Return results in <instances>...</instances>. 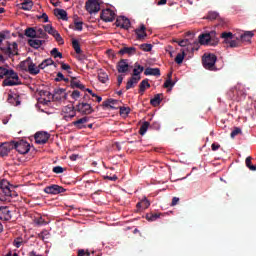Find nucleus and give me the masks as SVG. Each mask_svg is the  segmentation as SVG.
Segmentation results:
<instances>
[{"label":"nucleus","mask_w":256,"mask_h":256,"mask_svg":"<svg viewBox=\"0 0 256 256\" xmlns=\"http://www.w3.org/2000/svg\"><path fill=\"white\" fill-rule=\"evenodd\" d=\"M13 197H17V192L7 180H2L0 182V201H9Z\"/></svg>","instance_id":"f257e3e1"},{"label":"nucleus","mask_w":256,"mask_h":256,"mask_svg":"<svg viewBox=\"0 0 256 256\" xmlns=\"http://www.w3.org/2000/svg\"><path fill=\"white\" fill-rule=\"evenodd\" d=\"M54 63L55 62L51 58L43 60L39 65H36L33 61L30 60L27 72H29L30 75H39V73H41V69H45Z\"/></svg>","instance_id":"f03ea898"},{"label":"nucleus","mask_w":256,"mask_h":256,"mask_svg":"<svg viewBox=\"0 0 256 256\" xmlns=\"http://www.w3.org/2000/svg\"><path fill=\"white\" fill-rule=\"evenodd\" d=\"M215 63H217V56L215 54H204L202 57V65L204 69H207L208 71H217V66H215Z\"/></svg>","instance_id":"7ed1b4c3"},{"label":"nucleus","mask_w":256,"mask_h":256,"mask_svg":"<svg viewBox=\"0 0 256 256\" xmlns=\"http://www.w3.org/2000/svg\"><path fill=\"white\" fill-rule=\"evenodd\" d=\"M16 85H21V80H19V74L15 70H10V73L2 82V87H15Z\"/></svg>","instance_id":"20e7f679"},{"label":"nucleus","mask_w":256,"mask_h":256,"mask_svg":"<svg viewBox=\"0 0 256 256\" xmlns=\"http://www.w3.org/2000/svg\"><path fill=\"white\" fill-rule=\"evenodd\" d=\"M0 49L2 53L8 57H15V55H19V46L17 45V42H6V44L1 46Z\"/></svg>","instance_id":"39448f33"},{"label":"nucleus","mask_w":256,"mask_h":256,"mask_svg":"<svg viewBox=\"0 0 256 256\" xmlns=\"http://www.w3.org/2000/svg\"><path fill=\"white\" fill-rule=\"evenodd\" d=\"M61 115H62V118L64 119V121H71V119H73V117H75V115H77L73 104L64 106L62 108Z\"/></svg>","instance_id":"423d86ee"},{"label":"nucleus","mask_w":256,"mask_h":256,"mask_svg":"<svg viewBox=\"0 0 256 256\" xmlns=\"http://www.w3.org/2000/svg\"><path fill=\"white\" fill-rule=\"evenodd\" d=\"M14 149H16L20 155H26V153H29L31 150V145H29L25 140H20L18 142H14Z\"/></svg>","instance_id":"0eeeda50"},{"label":"nucleus","mask_w":256,"mask_h":256,"mask_svg":"<svg viewBox=\"0 0 256 256\" xmlns=\"http://www.w3.org/2000/svg\"><path fill=\"white\" fill-rule=\"evenodd\" d=\"M76 111L80 113L81 115H91L95 110L93 109V106L91 104L86 102H80L76 106Z\"/></svg>","instance_id":"6e6552de"},{"label":"nucleus","mask_w":256,"mask_h":256,"mask_svg":"<svg viewBox=\"0 0 256 256\" xmlns=\"http://www.w3.org/2000/svg\"><path fill=\"white\" fill-rule=\"evenodd\" d=\"M43 28H44V31H46V33H48L49 35H52V37H54V39L57 41V43H60V45H63V43H64L63 37H61V34H59V32L57 30H55V28H53V26L51 24L44 25Z\"/></svg>","instance_id":"1a4fd4ad"},{"label":"nucleus","mask_w":256,"mask_h":256,"mask_svg":"<svg viewBox=\"0 0 256 256\" xmlns=\"http://www.w3.org/2000/svg\"><path fill=\"white\" fill-rule=\"evenodd\" d=\"M214 35V32L201 34L199 36V43L200 45H211L215 46L219 41L211 39V36Z\"/></svg>","instance_id":"9d476101"},{"label":"nucleus","mask_w":256,"mask_h":256,"mask_svg":"<svg viewBox=\"0 0 256 256\" xmlns=\"http://www.w3.org/2000/svg\"><path fill=\"white\" fill-rule=\"evenodd\" d=\"M85 7L86 11H88L90 14L99 13L101 10V4H99V0H88L86 1Z\"/></svg>","instance_id":"9b49d317"},{"label":"nucleus","mask_w":256,"mask_h":256,"mask_svg":"<svg viewBox=\"0 0 256 256\" xmlns=\"http://www.w3.org/2000/svg\"><path fill=\"white\" fill-rule=\"evenodd\" d=\"M15 149V142H5L0 145V157H7Z\"/></svg>","instance_id":"f8f14e48"},{"label":"nucleus","mask_w":256,"mask_h":256,"mask_svg":"<svg viewBox=\"0 0 256 256\" xmlns=\"http://www.w3.org/2000/svg\"><path fill=\"white\" fill-rule=\"evenodd\" d=\"M100 17L105 23H112V21H115L116 14L115 11L108 8L102 10Z\"/></svg>","instance_id":"ddd939ff"},{"label":"nucleus","mask_w":256,"mask_h":256,"mask_svg":"<svg viewBox=\"0 0 256 256\" xmlns=\"http://www.w3.org/2000/svg\"><path fill=\"white\" fill-rule=\"evenodd\" d=\"M49 137H51V135L47 132H37L34 135L35 142L38 145H45V143H47V141H49Z\"/></svg>","instance_id":"4468645a"},{"label":"nucleus","mask_w":256,"mask_h":256,"mask_svg":"<svg viewBox=\"0 0 256 256\" xmlns=\"http://www.w3.org/2000/svg\"><path fill=\"white\" fill-rule=\"evenodd\" d=\"M48 195H59V193H65V188L59 185H51L44 189Z\"/></svg>","instance_id":"2eb2a0df"},{"label":"nucleus","mask_w":256,"mask_h":256,"mask_svg":"<svg viewBox=\"0 0 256 256\" xmlns=\"http://www.w3.org/2000/svg\"><path fill=\"white\" fill-rule=\"evenodd\" d=\"M178 45L182 47L181 51H185V53H193L194 51L193 44H191L189 39L178 41Z\"/></svg>","instance_id":"dca6fc26"},{"label":"nucleus","mask_w":256,"mask_h":256,"mask_svg":"<svg viewBox=\"0 0 256 256\" xmlns=\"http://www.w3.org/2000/svg\"><path fill=\"white\" fill-rule=\"evenodd\" d=\"M116 27H121V29H129L131 27V21L125 16H120L116 19Z\"/></svg>","instance_id":"f3484780"},{"label":"nucleus","mask_w":256,"mask_h":256,"mask_svg":"<svg viewBox=\"0 0 256 256\" xmlns=\"http://www.w3.org/2000/svg\"><path fill=\"white\" fill-rule=\"evenodd\" d=\"M11 210H9V207L4 206L0 208V221H11Z\"/></svg>","instance_id":"a211bd4d"},{"label":"nucleus","mask_w":256,"mask_h":256,"mask_svg":"<svg viewBox=\"0 0 256 256\" xmlns=\"http://www.w3.org/2000/svg\"><path fill=\"white\" fill-rule=\"evenodd\" d=\"M67 97V92L63 88H56L54 90L53 99H56V101H61L62 99H65Z\"/></svg>","instance_id":"6ab92c4d"},{"label":"nucleus","mask_w":256,"mask_h":256,"mask_svg":"<svg viewBox=\"0 0 256 256\" xmlns=\"http://www.w3.org/2000/svg\"><path fill=\"white\" fill-rule=\"evenodd\" d=\"M147 28L142 24L138 29L135 30L138 41H143L147 37Z\"/></svg>","instance_id":"aec40b11"},{"label":"nucleus","mask_w":256,"mask_h":256,"mask_svg":"<svg viewBox=\"0 0 256 256\" xmlns=\"http://www.w3.org/2000/svg\"><path fill=\"white\" fill-rule=\"evenodd\" d=\"M118 73H127L129 71V63L127 60H120L117 64Z\"/></svg>","instance_id":"412c9836"},{"label":"nucleus","mask_w":256,"mask_h":256,"mask_svg":"<svg viewBox=\"0 0 256 256\" xmlns=\"http://www.w3.org/2000/svg\"><path fill=\"white\" fill-rule=\"evenodd\" d=\"M119 55H129L131 57V55H135V53H137V48L135 47H123L119 50Z\"/></svg>","instance_id":"4be33fe9"},{"label":"nucleus","mask_w":256,"mask_h":256,"mask_svg":"<svg viewBox=\"0 0 256 256\" xmlns=\"http://www.w3.org/2000/svg\"><path fill=\"white\" fill-rule=\"evenodd\" d=\"M139 81H141V76H132L126 84L127 91H129V89H133V87H135Z\"/></svg>","instance_id":"5701e85b"},{"label":"nucleus","mask_w":256,"mask_h":256,"mask_svg":"<svg viewBox=\"0 0 256 256\" xmlns=\"http://www.w3.org/2000/svg\"><path fill=\"white\" fill-rule=\"evenodd\" d=\"M103 107H110V109H119V100L108 99L103 102Z\"/></svg>","instance_id":"b1692460"},{"label":"nucleus","mask_w":256,"mask_h":256,"mask_svg":"<svg viewBox=\"0 0 256 256\" xmlns=\"http://www.w3.org/2000/svg\"><path fill=\"white\" fill-rule=\"evenodd\" d=\"M89 121V117L85 116L83 118H80L76 121L73 122V126L77 127L78 129H83L85 126V124H87Z\"/></svg>","instance_id":"393cba45"},{"label":"nucleus","mask_w":256,"mask_h":256,"mask_svg":"<svg viewBox=\"0 0 256 256\" xmlns=\"http://www.w3.org/2000/svg\"><path fill=\"white\" fill-rule=\"evenodd\" d=\"M144 75L149 76L152 75L154 77H161V70L159 68H146L144 71Z\"/></svg>","instance_id":"a878e982"},{"label":"nucleus","mask_w":256,"mask_h":256,"mask_svg":"<svg viewBox=\"0 0 256 256\" xmlns=\"http://www.w3.org/2000/svg\"><path fill=\"white\" fill-rule=\"evenodd\" d=\"M254 35L255 34L253 33V31H246L243 34H241L240 40L243 43H251V39H253Z\"/></svg>","instance_id":"bb28decb"},{"label":"nucleus","mask_w":256,"mask_h":256,"mask_svg":"<svg viewBox=\"0 0 256 256\" xmlns=\"http://www.w3.org/2000/svg\"><path fill=\"white\" fill-rule=\"evenodd\" d=\"M150 206H151V202H149L147 198L142 199L140 202L136 204L137 209H140V210L149 209Z\"/></svg>","instance_id":"cd10ccee"},{"label":"nucleus","mask_w":256,"mask_h":256,"mask_svg":"<svg viewBox=\"0 0 256 256\" xmlns=\"http://www.w3.org/2000/svg\"><path fill=\"white\" fill-rule=\"evenodd\" d=\"M36 38L37 39H48L49 38V36L47 35V32L45 31V28L36 27Z\"/></svg>","instance_id":"c85d7f7f"},{"label":"nucleus","mask_w":256,"mask_h":256,"mask_svg":"<svg viewBox=\"0 0 256 256\" xmlns=\"http://www.w3.org/2000/svg\"><path fill=\"white\" fill-rule=\"evenodd\" d=\"M28 44L30 45V47H33V49H39V47L43 45V40L32 38L28 40Z\"/></svg>","instance_id":"c756f323"},{"label":"nucleus","mask_w":256,"mask_h":256,"mask_svg":"<svg viewBox=\"0 0 256 256\" xmlns=\"http://www.w3.org/2000/svg\"><path fill=\"white\" fill-rule=\"evenodd\" d=\"M8 66H0V81L1 79H5L13 69H8Z\"/></svg>","instance_id":"7c9ffc66"},{"label":"nucleus","mask_w":256,"mask_h":256,"mask_svg":"<svg viewBox=\"0 0 256 256\" xmlns=\"http://www.w3.org/2000/svg\"><path fill=\"white\" fill-rule=\"evenodd\" d=\"M151 87V84H149V80L145 79L142 80V82L139 85V93L143 94L145 93V89H149Z\"/></svg>","instance_id":"2f4dec72"},{"label":"nucleus","mask_w":256,"mask_h":256,"mask_svg":"<svg viewBox=\"0 0 256 256\" xmlns=\"http://www.w3.org/2000/svg\"><path fill=\"white\" fill-rule=\"evenodd\" d=\"M26 37H31L32 39H37V28H27L25 30Z\"/></svg>","instance_id":"473e14b6"},{"label":"nucleus","mask_w":256,"mask_h":256,"mask_svg":"<svg viewBox=\"0 0 256 256\" xmlns=\"http://www.w3.org/2000/svg\"><path fill=\"white\" fill-rule=\"evenodd\" d=\"M180 51L181 53H178L175 58V63H177V65H181V63H183V60L185 59V56L187 55V52H185V50Z\"/></svg>","instance_id":"72a5a7b5"},{"label":"nucleus","mask_w":256,"mask_h":256,"mask_svg":"<svg viewBox=\"0 0 256 256\" xmlns=\"http://www.w3.org/2000/svg\"><path fill=\"white\" fill-rule=\"evenodd\" d=\"M55 15L57 17H60V19H62V21H67L68 17H67V11L63 10V9H56L55 10Z\"/></svg>","instance_id":"f704fd0d"},{"label":"nucleus","mask_w":256,"mask_h":256,"mask_svg":"<svg viewBox=\"0 0 256 256\" xmlns=\"http://www.w3.org/2000/svg\"><path fill=\"white\" fill-rule=\"evenodd\" d=\"M142 71H145V68L141 66L139 63H135L133 70L134 77H140L139 75H141Z\"/></svg>","instance_id":"c9c22d12"},{"label":"nucleus","mask_w":256,"mask_h":256,"mask_svg":"<svg viewBox=\"0 0 256 256\" xmlns=\"http://www.w3.org/2000/svg\"><path fill=\"white\" fill-rule=\"evenodd\" d=\"M204 19H208L209 21H215L219 19V13L217 11L208 12L207 16Z\"/></svg>","instance_id":"e433bc0d"},{"label":"nucleus","mask_w":256,"mask_h":256,"mask_svg":"<svg viewBox=\"0 0 256 256\" xmlns=\"http://www.w3.org/2000/svg\"><path fill=\"white\" fill-rule=\"evenodd\" d=\"M21 9H23V11H31V9H33V1L31 0L24 1L21 4Z\"/></svg>","instance_id":"4c0bfd02"},{"label":"nucleus","mask_w":256,"mask_h":256,"mask_svg":"<svg viewBox=\"0 0 256 256\" xmlns=\"http://www.w3.org/2000/svg\"><path fill=\"white\" fill-rule=\"evenodd\" d=\"M150 104L153 106V107H157L158 105H161V95L159 94H156L154 96V98H152L150 100Z\"/></svg>","instance_id":"58836bf2"},{"label":"nucleus","mask_w":256,"mask_h":256,"mask_svg":"<svg viewBox=\"0 0 256 256\" xmlns=\"http://www.w3.org/2000/svg\"><path fill=\"white\" fill-rule=\"evenodd\" d=\"M72 47L77 55H81V45L78 40H72Z\"/></svg>","instance_id":"ea45409f"},{"label":"nucleus","mask_w":256,"mask_h":256,"mask_svg":"<svg viewBox=\"0 0 256 256\" xmlns=\"http://www.w3.org/2000/svg\"><path fill=\"white\" fill-rule=\"evenodd\" d=\"M221 37H222V39H224V43L226 45V43H229V41L231 39H233V33H231V32H223L221 34Z\"/></svg>","instance_id":"a19ab883"},{"label":"nucleus","mask_w":256,"mask_h":256,"mask_svg":"<svg viewBox=\"0 0 256 256\" xmlns=\"http://www.w3.org/2000/svg\"><path fill=\"white\" fill-rule=\"evenodd\" d=\"M98 80L100 83H105L106 81H109V75H107L105 72H99Z\"/></svg>","instance_id":"79ce46f5"},{"label":"nucleus","mask_w":256,"mask_h":256,"mask_svg":"<svg viewBox=\"0 0 256 256\" xmlns=\"http://www.w3.org/2000/svg\"><path fill=\"white\" fill-rule=\"evenodd\" d=\"M118 109H120L121 117H127V115H129V113H131V108H129V107H119Z\"/></svg>","instance_id":"37998d69"},{"label":"nucleus","mask_w":256,"mask_h":256,"mask_svg":"<svg viewBox=\"0 0 256 256\" xmlns=\"http://www.w3.org/2000/svg\"><path fill=\"white\" fill-rule=\"evenodd\" d=\"M71 86L76 87V89H81L82 91H87V89H85V85H83L80 81H72Z\"/></svg>","instance_id":"c03bdc74"},{"label":"nucleus","mask_w":256,"mask_h":256,"mask_svg":"<svg viewBox=\"0 0 256 256\" xmlns=\"http://www.w3.org/2000/svg\"><path fill=\"white\" fill-rule=\"evenodd\" d=\"M251 159H253V158H251V156H248L246 158V161H245L246 167H248V169H250V171H256V166L251 164Z\"/></svg>","instance_id":"a18cd8bd"},{"label":"nucleus","mask_w":256,"mask_h":256,"mask_svg":"<svg viewBox=\"0 0 256 256\" xmlns=\"http://www.w3.org/2000/svg\"><path fill=\"white\" fill-rule=\"evenodd\" d=\"M51 55L54 59H62L63 58V54L61 52H59V50L57 48H54L52 51H51Z\"/></svg>","instance_id":"49530a36"},{"label":"nucleus","mask_w":256,"mask_h":256,"mask_svg":"<svg viewBox=\"0 0 256 256\" xmlns=\"http://www.w3.org/2000/svg\"><path fill=\"white\" fill-rule=\"evenodd\" d=\"M147 129H149V122H144L139 130L140 135H145V133H147Z\"/></svg>","instance_id":"de8ad7c7"},{"label":"nucleus","mask_w":256,"mask_h":256,"mask_svg":"<svg viewBox=\"0 0 256 256\" xmlns=\"http://www.w3.org/2000/svg\"><path fill=\"white\" fill-rule=\"evenodd\" d=\"M86 91L91 94L92 97H94L97 101V103H101L103 101V98L95 93H93V90L86 88Z\"/></svg>","instance_id":"09e8293b"},{"label":"nucleus","mask_w":256,"mask_h":256,"mask_svg":"<svg viewBox=\"0 0 256 256\" xmlns=\"http://www.w3.org/2000/svg\"><path fill=\"white\" fill-rule=\"evenodd\" d=\"M159 217H161V214H157V213H155V214H148L146 216V219H147V221H157V219H159Z\"/></svg>","instance_id":"8fccbe9b"},{"label":"nucleus","mask_w":256,"mask_h":256,"mask_svg":"<svg viewBox=\"0 0 256 256\" xmlns=\"http://www.w3.org/2000/svg\"><path fill=\"white\" fill-rule=\"evenodd\" d=\"M31 60L27 59L25 61H22L20 63V69H22V71H27V69H29V63Z\"/></svg>","instance_id":"3c124183"},{"label":"nucleus","mask_w":256,"mask_h":256,"mask_svg":"<svg viewBox=\"0 0 256 256\" xmlns=\"http://www.w3.org/2000/svg\"><path fill=\"white\" fill-rule=\"evenodd\" d=\"M139 47L142 51H145V52H149L153 49V45L151 44H141Z\"/></svg>","instance_id":"603ef678"},{"label":"nucleus","mask_w":256,"mask_h":256,"mask_svg":"<svg viewBox=\"0 0 256 256\" xmlns=\"http://www.w3.org/2000/svg\"><path fill=\"white\" fill-rule=\"evenodd\" d=\"M227 47H231V48H235V47H239V40H229L228 43H226Z\"/></svg>","instance_id":"864d4df0"},{"label":"nucleus","mask_w":256,"mask_h":256,"mask_svg":"<svg viewBox=\"0 0 256 256\" xmlns=\"http://www.w3.org/2000/svg\"><path fill=\"white\" fill-rule=\"evenodd\" d=\"M241 133H242L241 128L236 127V128H234V130L231 132L230 137H231L232 139H235V137H237V135H241Z\"/></svg>","instance_id":"5fc2aeb1"},{"label":"nucleus","mask_w":256,"mask_h":256,"mask_svg":"<svg viewBox=\"0 0 256 256\" xmlns=\"http://www.w3.org/2000/svg\"><path fill=\"white\" fill-rule=\"evenodd\" d=\"M34 223L36 224V225H39V226H41V225H47V222L45 221V219H43V217H38V218H35L34 219Z\"/></svg>","instance_id":"6e6d98bb"},{"label":"nucleus","mask_w":256,"mask_h":256,"mask_svg":"<svg viewBox=\"0 0 256 256\" xmlns=\"http://www.w3.org/2000/svg\"><path fill=\"white\" fill-rule=\"evenodd\" d=\"M39 239H42V241H45V239H48L49 237V231L44 230L38 234Z\"/></svg>","instance_id":"4d7b16f0"},{"label":"nucleus","mask_w":256,"mask_h":256,"mask_svg":"<svg viewBox=\"0 0 256 256\" xmlns=\"http://www.w3.org/2000/svg\"><path fill=\"white\" fill-rule=\"evenodd\" d=\"M13 245L16 247V249H19V247L23 245V238H16L13 242Z\"/></svg>","instance_id":"13d9d810"},{"label":"nucleus","mask_w":256,"mask_h":256,"mask_svg":"<svg viewBox=\"0 0 256 256\" xmlns=\"http://www.w3.org/2000/svg\"><path fill=\"white\" fill-rule=\"evenodd\" d=\"M74 31H83V22H74Z\"/></svg>","instance_id":"bf43d9fd"},{"label":"nucleus","mask_w":256,"mask_h":256,"mask_svg":"<svg viewBox=\"0 0 256 256\" xmlns=\"http://www.w3.org/2000/svg\"><path fill=\"white\" fill-rule=\"evenodd\" d=\"M71 97H72V99L77 101V99H79V97H81V92L79 90H74L71 94Z\"/></svg>","instance_id":"052dcab7"},{"label":"nucleus","mask_w":256,"mask_h":256,"mask_svg":"<svg viewBox=\"0 0 256 256\" xmlns=\"http://www.w3.org/2000/svg\"><path fill=\"white\" fill-rule=\"evenodd\" d=\"M91 253L89 252V250H84V249H80L78 250V256H90Z\"/></svg>","instance_id":"680f3d73"},{"label":"nucleus","mask_w":256,"mask_h":256,"mask_svg":"<svg viewBox=\"0 0 256 256\" xmlns=\"http://www.w3.org/2000/svg\"><path fill=\"white\" fill-rule=\"evenodd\" d=\"M63 171H64V169H63V167H61V166H55V167L53 168V173L59 174V173H63Z\"/></svg>","instance_id":"e2e57ef3"},{"label":"nucleus","mask_w":256,"mask_h":256,"mask_svg":"<svg viewBox=\"0 0 256 256\" xmlns=\"http://www.w3.org/2000/svg\"><path fill=\"white\" fill-rule=\"evenodd\" d=\"M63 79H65V76L63 75V73L58 72L57 77L55 78V81L59 82V81H63Z\"/></svg>","instance_id":"0e129e2a"},{"label":"nucleus","mask_w":256,"mask_h":256,"mask_svg":"<svg viewBox=\"0 0 256 256\" xmlns=\"http://www.w3.org/2000/svg\"><path fill=\"white\" fill-rule=\"evenodd\" d=\"M173 82L171 81V79H168V80H166L165 82H164V87L166 88V89H168V87H173Z\"/></svg>","instance_id":"69168bd1"},{"label":"nucleus","mask_w":256,"mask_h":256,"mask_svg":"<svg viewBox=\"0 0 256 256\" xmlns=\"http://www.w3.org/2000/svg\"><path fill=\"white\" fill-rule=\"evenodd\" d=\"M220 148H221V145H219L218 143H213L211 145L212 151H218Z\"/></svg>","instance_id":"338daca9"},{"label":"nucleus","mask_w":256,"mask_h":256,"mask_svg":"<svg viewBox=\"0 0 256 256\" xmlns=\"http://www.w3.org/2000/svg\"><path fill=\"white\" fill-rule=\"evenodd\" d=\"M178 203H179V197H173L172 202H171V206L175 207V205H177Z\"/></svg>","instance_id":"774afa93"}]
</instances>
